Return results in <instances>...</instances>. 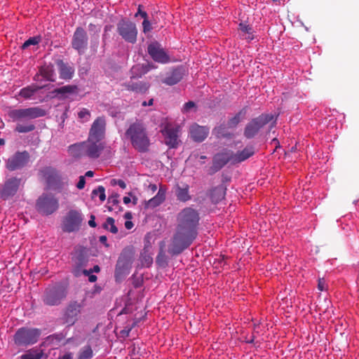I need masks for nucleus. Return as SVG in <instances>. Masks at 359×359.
Segmentation results:
<instances>
[{"instance_id":"nucleus-34","label":"nucleus","mask_w":359,"mask_h":359,"mask_svg":"<svg viewBox=\"0 0 359 359\" xmlns=\"http://www.w3.org/2000/svg\"><path fill=\"white\" fill-rule=\"evenodd\" d=\"M239 27L243 34V36H245V39L248 41H251L253 39V29L251 26L243 23H241L239 25Z\"/></svg>"},{"instance_id":"nucleus-33","label":"nucleus","mask_w":359,"mask_h":359,"mask_svg":"<svg viewBox=\"0 0 359 359\" xmlns=\"http://www.w3.org/2000/svg\"><path fill=\"white\" fill-rule=\"evenodd\" d=\"M77 90L78 87L76 85H67L55 88L53 93L55 95H61V97H65L67 95L77 93Z\"/></svg>"},{"instance_id":"nucleus-45","label":"nucleus","mask_w":359,"mask_h":359,"mask_svg":"<svg viewBox=\"0 0 359 359\" xmlns=\"http://www.w3.org/2000/svg\"><path fill=\"white\" fill-rule=\"evenodd\" d=\"M196 107V104L195 102H194L193 101H189L187 102H186L184 106H183V109H182V111L184 113H186V112H188L192 108H194Z\"/></svg>"},{"instance_id":"nucleus-5","label":"nucleus","mask_w":359,"mask_h":359,"mask_svg":"<svg viewBox=\"0 0 359 359\" xmlns=\"http://www.w3.org/2000/svg\"><path fill=\"white\" fill-rule=\"evenodd\" d=\"M35 207L39 214L49 216L59 209V199L53 194L43 193L37 198Z\"/></svg>"},{"instance_id":"nucleus-3","label":"nucleus","mask_w":359,"mask_h":359,"mask_svg":"<svg viewBox=\"0 0 359 359\" xmlns=\"http://www.w3.org/2000/svg\"><path fill=\"white\" fill-rule=\"evenodd\" d=\"M46 114V110L40 107L15 109L8 112V116L13 122H18L15 128V131L19 133H27L35 129L34 124L28 122L21 123L20 121L42 117Z\"/></svg>"},{"instance_id":"nucleus-54","label":"nucleus","mask_w":359,"mask_h":359,"mask_svg":"<svg viewBox=\"0 0 359 359\" xmlns=\"http://www.w3.org/2000/svg\"><path fill=\"white\" fill-rule=\"evenodd\" d=\"M154 104V99L151 98L148 102L144 101L142 103V107L152 106Z\"/></svg>"},{"instance_id":"nucleus-41","label":"nucleus","mask_w":359,"mask_h":359,"mask_svg":"<svg viewBox=\"0 0 359 359\" xmlns=\"http://www.w3.org/2000/svg\"><path fill=\"white\" fill-rule=\"evenodd\" d=\"M156 264L160 266L165 267L167 265V259L166 256L163 252V250L161 248L158 255L156 257Z\"/></svg>"},{"instance_id":"nucleus-27","label":"nucleus","mask_w":359,"mask_h":359,"mask_svg":"<svg viewBox=\"0 0 359 359\" xmlns=\"http://www.w3.org/2000/svg\"><path fill=\"white\" fill-rule=\"evenodd\" d=\"M248 111V107L242 108L234 116L229 118L227 122L229 128H236L241 121L245 119Z\"/></svg>"},{"instance_id":"nucleus-1","label":"nucleus","mask_w":359,"mask_h":359,"mask_svg":"<svg viewBox=\"0 0 359 359\" xmlns=\"http://www.w3.org/2000/svg\"><path fill=\"white\" fill-rule=\"evenodd\" d=\"M199 219L198 212L191 208H185L179 212L176 232L168 248L170 254L179 255L192 243L197 236Z\"/></svg>"},{"instance_id":"nucleus-16","label":"nucleus","mask_w":359,"mask_h":359,"mask_svg":"<svg viewBox=\"0 0 359 359\" xmlns=\"http://www.w3.org/2000/svg\"><path fill=\"white\" fill-rule=\"evenodd\" d=\"M106 119L104 116L97 117L93 123L88 137L91 140H102L105 135Z\"/></svg>"},{"instance_id":"nucleus-22","label":"nucleus","mask_w":359,"mask_h":359,"mask_svg":"<svg viewBox=\"0 0 359 359\" xmlns=\"http://www.w3.org/2000/svg\"><path fill=\"white\" fill-rule=\"evenodd\" d=\"M134 258V250L132 247L125 248L117 261L116 266L119 268H127L133 262Z\"/></svg>"},{"instance_id":"nucleus-44","label":"nucleus","mask_w":359,"mask_h":359,"mask_svg":"<svg viewBox=\"0 0 359 359\" xmlns=\"http://www.w3.org/2000/svg\"><path fill=\"white\" fill-rule=\"evenodd\" d=\"M152 29L151 23L148 20H144L142 22V32L146 34L151 32Z\"/></svg>"},{"instance_id":"nucleus-43","label":"nucleus","mask_w":359,"mask_h":359,"mask_svg":"<svg viewBox=\"0 0 359 359\" xmlns=\"http://www.w3.org/2000/svg\"><path fill=\"white\" fill-rule=\"evenodd\" d=\"M78 117L82 121H88L90 118V111L86 108H82L78 113Z\"/></svg>"},{"instance_id":"nucleus-60","label":"nucleus","mask_w":359,"mask_h":359,"mask_svg":"<svg viewBox=\"0 0 359 359\" xmlns=\"http://www.w3.org/2000/svg\"><path fill=\"white\" fill-rule=\"evenodd\" d=\"M128 195H129V196H132V198H133L132 202H133V205H137V201H138L137 197V196H133V194H132V193H131V192H130V193L128 194Z\"/></svg>"},{"instance_id":"nucleus-57","label":"nucleus","mask_w":359,"mask_h":359,"mask_svg":"<svg viewBox=\"0 0 359 359\" xmlns=\"http://www.w3.org/2000/svg\"><path fill=\"white\" fill-rule=\"evenodd\" d=\"M117 185H118L122 189H126V184L122 180H118Z\"/></svg>"},{"instance_id":"nucleus-35","label":"nucleus","mask_w":359,"mask_h":359,"mask_svg":"<svg viewBox=\"0 0 359 359\" xmlns=\"http://www.w3.org/2000/svg\"><path fill=\"white\" fill-rule=\"evenodd\" d=\"M42 351L31 349L20 356V359H41Z\"/></svg>"},{"instance_id":"nucleus-50","label":"nucleus","mask_w":359,"mask_h":359,"mask_svg":"<svg viewBox=\"0 0 359 359\" xmlns=\"http://www.w3.org/2000/svg\"><path fill=\"white\" fill-rule=\"evenodd\" d=\"M138 15H140L144 20H148V14L145 11L137 12L135 17H137Z\"/></svg>"},{"instance_id":"nucleus-63","label":"nucleus","mask_w":359,"mask_h":359,"mask_svg":"<svg viewBox=\"0 0 359 359\" xmlns=\"http://www.w3.org/2000/svg\"><path fill=\"white\" fill-rule=\"evenodd\" d=\"M41 76V75L40 74V72H39V73H37L34 76V80L36 81H40V77Z\"/></svg>"},{"instance_id":"nucleus-21","label":"nucleus","mask_w":359,"mask_h":359,"mask_svg":"<svg viewBox=\"0 0 359 359\" xmlns=\"http://www.w3.org/2000/svg\"><path fill=\"white\" fill-rule=\"evenodd\" d=\"M40 174L49 186L55 185L60 181L57 171L53 168L46 167L40 170Z\"/></svg>"},{"instance_id":"nucleus-53","label":"nucleus","mask_w":359,"mask_h":359,"mask_svg":"<svg viewBox=\"0 0 359 359\" xmlns=\"http://www.w3.org/2000/svg\"><path fill=\"white\" fill-rule=\"evenodd\" d=\"M58 359H73V354L72 353H67L62 356L59 357Z\"/></svg>"},{"instance_id":"nucleus-36","label":"nucleus","mask_w":359,"mask_h":359,"mask_svg":"<svg viewBox=\"0 0 359 359\" xmlns=\"http://www.w3.org/2000/svg\"><path fill=\"white\" fill-rule=\"evenodd\" d=\"M93 356V351L90 346H83L79 351L78 359H90Z\"/></svg>"},{"instance_id":"nucleus-29","label":"nucleus","mask_w":359,"mask_h":359,"mask_svg":"<svg viewBox=\"0 0 359 359\" xmlns=\"http://www.w3.org/2000/svg\"><path fill=\"white\" fill-rule=\"evenodd\" d=\"M40 74L43 78L49 81H55V73L53 65H45L39 69Z\"/></svg>"},{"instance_id":"nucleus-20","label":"nucleus","mask_w":359,"mask_h":359,"mask_svg":"<svg viewBox=\"0 0 359 359\" xmlns=\"http://www.w3.org/2000/svg\"><path fill=\"white\" fill-rule=\"evenodd\" d=\"M189 133L190 136L194 141L201 142L207 137L209 133V130L207 127L194 124L190 127Z\"/></svg>"},{"instance_id":"nucleus-49","label":"nucleus","mask_w":359,"mask_h":359,"mask_svg":"<svg viewBox=\"0 0 359 359\" xmlns=\"http://www.w3.org/2000/svg\"><path fill=\"white\" fill-rule=\"evenodd\" d=\"M318 288L320 291H323L326 289L325 280L323 278H319Z\"/></svg>"},{"instance_id":"nucleus-7","label":"nucleus","mask_w":359,"mask_h":359,"mask_svg":"<svg viewBox=\"0 0 359 359\" xmlns=\"http://www.w3.org/2000/svg\"><path fill=\"white\" fill-rule=\"evenodd\" d=\"M41 335L40 330L37 328H20L14 335V342L19 346L32 345L38 341Z\"/></svg>"},{"instance_id":"nucleus-17","label":"nucleus","mask_w":359,"mask_h":359,"mask_svg":"<svg viewBox=\"0 0 359 359\" xmlns=\"http://www.w3.org/2000/svg\"><path fill=\"white\" fill-rule=\"evenodd\" d=\"M161 133L164 136L165 144L170 148H177L180 142L179 140V129L177 127H172L167 124Z\"/></svg>"},{"instance_id":"nucleus-40","label":"nucleus","mask_w":359,"mask_h":359,"mask_svg":"<svg viewBox=\"0 0 359 359\" xmlns=\"http://www.w3.org/2000/svg\"><path fill=\"white\" fill-rule=\"evenodd\" d=\"M99 196L100 200L103 202L106 199L105 189L103 186H99L97 189L92 191V197Z\"/></svg>"},{"instance_id":"nucleus-24","label":"nucleus","mask_w":359,"mask_h":359,"mask_svg":"<svg viewBox=\"0 0 359 359\" xmlns=\"http://www.w3.org/2000/svg\"><path fill=\"white\" fill-rule=\"evenodd\" d=\"M226 188L224 185H219L210 191V198L212 203H218L222 201L226 195Z\"/></svg>"},{"instance_id":"nucleus-8","label":"nucleus","mask_w":359,"mask_h":359,"mask_svg":"<svg viewBox=\"0 0 359 359\" xmlns=\"http://www.w3.org/2000/svg\"><path fill=\"white\" fill-rule=\"evenodd\" d=\"M273 116L269 114H262L250 121L245 127L243 135L247 139L255 137L259 131L266 124L271 121Z\"/></svg>"},{"instance_id":"nucleus-58","label":"nucleus","mask_w":359,"mask_h":359,"mask_svg":"<svg viewBox=\"0 0 359 359\" xmlns=\"http://www.w3.org/2000/svg\"><path fill=\"white\" fill-rule=\"evenodd\" d=\"M148 188L152 193L155 192L157 190V186L154 184H150Z\"/></svg>"},{"instance_id":"nucleus-15","label":"nucleus","mask_w":359,"mask_h":359,"mask_svg":"<svg viewBox=\"0 0 359 359\" xmlns=\"http://www.w3.org/2000/svg\"><path fill=\"white\" fill-rule=\"evenodd\" d=\"M21 183V179L15 177L5 181L0 189V196L3 200H8L18 192Z\"/></svg>"},{"instance_id":"nucleus-2","label":"nucleus","mask_w":359,"mask_h":359,"mask_svg":"<svg viewBox=\"0 0 359 359\" xmlns=\"http://www.w3.org/2000/svg\"><path fill=\"white\" fill-rule=\"evenodd\" d=\"M125 138L128 140L132 147L140 153L149 150L151 145L147 126L139 119L130 123L125 131Z\"/></svg>"},{"instance_id":"nucleus-48","label":"nucleus","mask_w":359,"mask_h":359,"mask_svg":"<svg viewBox=\"0 0 359 359\" xmlns=\"http://www.w3.org/2000/svg\"><path fill=\"white\" fill-rule=\"evenodd\" d=\"M85 184H86V179H85V176H80L79 177V180L76 184V187L79 189H82L84 188L85 187Z\"/></svg>"},{"instance_id":"nucleus-26","label":"nucleus","mask_w":359,"mask_h":359,"mask_svg":"<svg viewBox=\"0 0 359 359\" xmlns=\"http://www.w3.org/2000/svg\"><path fill=\"white\" fill-rule=\"evenodd\" d=\"M189 187L188 184H183L180 186L177 184L175 187V196L178 201L182 202H187L191 199L189 194Z\"/></svg>"},{"instance_id":"nucleus-61","label":"nucleus","mask_w":359,"mask_h":359,"mask_svg":"<svg viewBox=\"0 0 359 359\" xmlns=\"http://www.w3.org/2000/svg\"><path fill=\"white\" fill-rule=\"evenodd\" d=\"M134 326H135V323H134V324H133L130 327H129L128 330H126V329H125V330H123L122 331V332H123V334H125L126 336H128V334H129L130 332L131 331L132 328H133Z\"/></svg>"},{"instance_id":"nucleus-31","label":"nucleus","mask_w":359,"mask_h":359,"mask_svg":"<svg viewBox=\"0 0 359 359\" xmlns=\"http://www.w3.org/2000/svg\"><path fill=\"white\" fill-rule=\"evenodd\" d=\"M44 86L32 84L22 88L20 90L19 95L25 99L31 98L38 90L43 88Z\"/></svg>"},{"instance_id":"nucleus-11","label":"nucleus","mask_w":359,"mask_h":359,"mask_svg":"<svg viewBox=\"0 0 359 359\" xmlns=\"http://www.w3.org/2000/svg\"><path fill=\"white\" fill-rule=\"evenodd\" d=\"M88 43V37L86 30L81 27H76L72 36V48L76 50L79 55H82L87 49Z\"/></svg>"},{"instance_id":"nucleus-62","label":"nucleus","mask_w":359,"mask_h":359,"mask_svg":"<svg viewBox=\"0 0 359 359\" xmlns=\"http://www.w3.org/2000/svg\"><path fill=\"white\" fill-rule=\"evenodd\" d=\"M123 201L125 204H128L131 201V199L128 196H124Z\"/></svg>"},{"instance_id":"nucleus-52","label":"nucleus","mask_w":359,"mask_h":359,"mask_svg":"<svg viewBox=\"0 0 359 359\" xmlns=\"http://www.w3.org/2000/svg\"><path fill=\"white\" fill-rule=\"evenodd\" d=\"M100 241L102 244H104L106 247H109V244L107 243V238L106 236H101L100 237Z\"/></svg>"},{"instance_id":"nucleus-4","label":"nucleus","mask_w":359,"mask_h":359,"mask_svg":"<svg viewBox=\"0 0 359 359\" xmlns=\"http://www.w3.org/2000/svg\"><path fill=\"white\" fill-rule=\"evenodd\" d=\"M67 295V287L61 283H57L45 289L42 302L46 306H57L62 302Z\"/></svg>"},{"instance_id":"nucleus-19","label":"nucleus","mask_w":359,"mask_h":359,"mask_svg":"<svg viewBox=\"0 0 359 359\" xmlns=\"http://www.w3.org/2000/svg\"><path fill=\"white\" fill-rule=\"evenodd\" d=\"M55 65L57 67L60 79L70 81L74 77L75 69L73 65L61 59H57Z\"/></svg>"},{"instance_id":"nucleus-18","label":"nucleus","mask_w":359,"mask_h":359,"mask_svg":"<svg viewBox=\"0 0 359 359\" xmlns=\"http://www.w3.org/2000/svg\"><path fill=\"white\" fill-rule=\"evenodd\" d=\"M148 53L156 62L165 64L170 62V57L157 42L148 46Z\"/></svg>"},{"instance_id":"nucleus-10","label":"nucleus","mask_w":359,"mask_h":359,"mask_svg":"<svg viewBox=\"0 0 359 359\" xmlns=\"http://www.w3.org/2000/svg\"><path fill=\"white\" fill-rule=\"evenodd\" d=\"M117 32L126 41L135 43L137 38V28L135 23L122 20L117 24Z\"/></svg>"},{"instance_id":"nucleus-25","label":"nucleus","mask_w":359,"mask_h":359,"mask_svg":"<svg viewBox=\"0 0 359 359\" xmlns=\"http://www.w3.org/2000/svg\"><path fill=\"white\" fill-rule=\"evenodd\" d=\"M183 77V72L180 68L174 69L163 81V83L172 86L177 83Z\"/></svg>"},{"instance_id":"nucleus-6","label":"nucleus","mask_w":359,"mask_h":359,"mask_svg":"<svg viewBox=\"0 0 359 359\" xmlns=\"http://www.w3.org/2000/svg\"><path fill=\"white\" fill-rule=\"evenodd\" d=\"M104 149V142H102L101 140H91L90 137H88L86 142L70 145L68 151L72 154H74V149L83 151L84 154L87 155L90 158H97L100 156V153Z\"/></svg>"},{"instance_id":"nucleus-39","label":"nucleus","mask_w":359,"mask_h":359,"mask_svg":"<svg viewBox=\"0 0 359 359\" xmlns=\"http://www.w3.org/2000/svg\"><path fill=\"white\" fill-rule=\"evenodd\" d=\"M213 133H215L217 137H229L231 136V134L226 131V126L224 125H220L215 128Z\"/></svg>"},{"instance_id":"nucleus-23","label":"nucleus","mask_w":359,"mask_h":359,"mask_svg":"<svg viewBox=\"0 0 359 359\" xmlns=\"http://www.w3.org/2000/svg\"><path fill=\"white\" fill-rule=\"evenodd\" d=\"M123 86L128 90L141 94L145 93L149 90L150 86L149 84L147 82H135L132 80L125 83Z\"/></svg>"},{"instance_id":"nucleus-46","label":"nucleus","mask_w":359,"mask_h":359,"mask_svg":"<svg viewBox=\"0 0 359 359\" xmlns=\"http://www.w3.org/2000/svg\"><path fill=\"white\" fill-rule=\"evenodd\" d=\"M118 196H119L117 194L109 196L108 198V203L112 205H118L119 203Z\"/></svg>"},{"instance_id":"nucleus-56","label":"nucleus","mask_w":359,"mask_h":359,"mask_svg":"<svg viewBox=\"0 0 359 359\" xmlns=\"http://www.w3.org/2000/svg\"><path fill=\"white\" fill-rule=\"evenodd\" d=\"M134 224L131 221H126L125 222V227L127 229H131L133 227Z\"/></svg>"},{"instance_id":"nucleus-59","label":"nucleus","mask_w":359,"mask_h":359,"mask_svg":"<svg viewBox=\"0 0 359 359\" xmlns=\"http://www.w3.org/2000/svg\"><path fill=\"white\" fill-rule=\"evenodd\" d=\"M88 276V280L90 283H93V282H95L97 280V276L95 275H93V274L90 273Z\"/></svg>"},{"instance_id":"nucleus-55","label":"nucleus","mask_w":359,"mask_h":359,"mask_svg":"<svg viewBox=\"0 0 359 359\" xmlns=\"http://www.w3.org/2000/svg\"><path fill=\"white\" fill-rule=\"evenodd\" d=\"M74 154H72V153H70V154H71L72 156H76V157H78V156H81V155L84 154L83 151H79V150H78V149H74Z\"/></svg>"},{"instance_id":"nucleus-30","label":"nucleus","mask_w":359,"mask_h":359,"mask_svg":"<svg viewBox=\"0 0 359 359\" xmlns=\"http://www.w3.org/2000/svg\"><path fill=\"white\" fill-rule=\"evenodd\" d=\"M88 29L90 32L94 33L90 41V48L93 51L96 52L99 46V33L100 32V27L95 24L90 23L88 25Z\"/></svg>"},{"instance_id":"nucleus-28","label":"nucleus","mask_w":359,"mask_h":359,"mask_svg":"<svg viewBox=\"0 0 359 359\" xmlns=\"http://www.w3.org/2000/svg\"><path fill=\"white\" fill-rule=\"evenodd\" d=\"M88 258L86 256H85L82 252L79 253L75 259H74V264H75V269L74 271V275L76 276H80V274L82 273L83 267L86 266L88 263Z\"/></svg>"},{"instance_id":"nucleus-51","label":"nucleus","mask_w":359,"mask_h":359,"mask_svg":"<svg viewBox=\"0 0 359 359\" xmlns=\"http://www.w3.org/2000/svg\"><path fill=\"white\" fill-rule=\"evenodd\" d=\"M95 217L93 215H92L90 216V220L88 221V224H89L90 226H91V227H95L96 226V223H95Z\"/></svg>"},{"instance_id":"nucleus-38","label":"nucleus","mask_w":359,"mask_h":359,"mask_svg":"<svg viewBox=\"0 0 359 359\" xmlns=\"http://www.w3.org/2000/svg\"><path fill=\"white\" fill-rule=\"evenodd\" d=\"M140 260L142 264L147 267L150 266L153 263V258L146 249H144L143 252L141 253Z\"/></svg>"},{"instance_id":"nucleus-12","label":"nucleus","mask_w":359,"mask_h":359,"mask_svg":"<svg viewBox=\"0 0 359 359\" xmlns=\"http://www.w3.org/2000/svg\"><path fill=\"white\" fill-rule=\"evenodd\" d=\"M82 305L76 301L70 302L66 306L62 317V323L67 326H72L77 321L81 313Z\"/></svg>"},{"instance_id":"nucleus-14","label":"nucleus","mask_w":359,"mask_h":359,"mask_svg":"<svg viewBox=\"0 0 359 359\" xmlns=\"http://www.w3.org/2000/svg\"><path fill=\"white\" fill-rule=\"evenodd\" d=\"M29 159V154L27 151H17L7 159L6 167L10 171L21 169L27 165Z\"/></svg>"},{"instance_id":"nucleus-37","label":"nucleus","mask_w":359,"mask_h":359,"mask_svg":"<svg viewBox=\"0 0 359 359\" xmlns=\"http://www.w3.org/2000/svg\"><path fill=\"white\" fill-rule=\"evenodd\" d=\"M102 226L104 229L109 230L112 233L118 232V228L115 225V220L111 217H107Z\"/></svg>"},{"instance_id":"nucleus-47","label":"nucleus","mask_w":359,"mask_h":359,"mask_svg":"<svg viewBox=\"0 0 359 359\" xmlns=\"http://www.w3.org/2000/svg\"><path fill=\"white\" fill-rule=\"evenodd\" d=\"M100 271V266L98 265H95V266H94L93 269H90V270L83 269L82 271V273H83L84 275H89L92 272L98 273Z\"/></svg>"},{"instance_id":"nucleus-64","label":"nucleus","mask_w":359,"mask_h":359,"mask_svg":"<svg viewBox=\"0 0 359 359\" xmlns=\"http://www.w3.org/2000/svg\"><path fill=\"white\" fill-rule=\"evenodd\" d=\"M124 217H125L126 219H131V218H132V214H131V212H126V213H125V215H124Z\"/></svg>"},{"instance_id":"nucleus-42","label":"nucleus","mask_w":359,"mask_h":359,"mask_svg":"<svg viewBox=\"0 0 359 359\" xmlns=\"http://www.w3.org/2000/svg\"><path fill=\"white\" fill-rule=\"evenodd\" d=\"M40 41H41L40 36L30 37L29 39L25 41V42L22 44V48L25 49L31 45H37Z\"/></svg>"},{"instance_id":"nucleus-13","label":"nucleus","mask_w":359,"mask_h":359,"mask_svg":"<svg viewBox=\"0 0 359 359\" xmlns=\"http://www.w3.org/2000/svg\"><path fill=\"white\" fill-rule=\"evenodd\" d=\"M255 154V147L252 145L247 146L242 151H238L236 154L231 155L227 159L224 161L221 164L218 165V162H214V167L216 168V170H219L222 168L228 161H231L233 163H241Z\"/></svg>"},{"instance_id":"nucleus-32","label":"nucleus","mask_w":359,"mask_h":359,"mask_svg":"<svg viewBox=\"0 0 359 359\" xmlns=\"http://www.w3.org/2000/svg\"><path fill=\"white\" fill-rule=\"evenodd\" d=\"M165 199V191L160 188L157 194L147 201V207L155 208L161 204Z\"/></svg>"},{"instance_id":"nucleus-9","label":"nucleus","mask_w":359,"mask_h":359,"mask_svg":"<svg viewBox=\"0 0 359 359\" xmlns=\"http://www.w3.org/2000/svg\"><path fill=\"white\" fill-rule=\"evenodd\" d=\"M82 214L76 210H70L63 217L62 229L64 232L72 233L78 231L82 224Z\"/></svg>"}]
</instances>
